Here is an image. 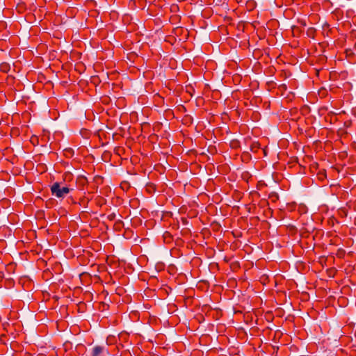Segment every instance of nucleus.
<instances>
[{
    "label": "nucleus",
    "instance_id": "nucleus-1",
    "mask_svg": "<svg viewBox=\"0 0 356 356\" xmlns=\"http://www.w3.org/2000/svg\"><path fill=\"white\" fill-rule=\"evenodd\" d=\"M72 190V188L60 182H54L51 186V194L58 198L65 197Z\"/></svg>",
    "mask_w": 356,
    "mask_h": 356
},
{
    "label": "nucleus",
    "instance_id": "nucleus-2",
    "mask_svg": "<svg viewBox=\"0 0 356 356\" xmlns=\"http://www.w3.org/2000/svg\"><path fill=\"white\" fill-rule=\"evenodd\" d=\"M104 348L100 346H96L93 348L91 356H100V355L103 353Z\"/></svg>",
    "mask_w": 356,
    "mask_h": 356
},
{
    "label": "nucleus",
    "instance_id": "nucleus-3",
    "mask_svg": "<svg viewBox=\"0 0 356 356\" xmlns=\"http://www.w3.org/2000/svg\"><path fill=\"white\" fill-rule=\"evenodd\" d=\"M115 336L114 335H108L106 338V343L110 345L114 342Z\"/></svg>",
    "mask_w": 356,
    "mask_h": 356
},
{
    "label": "nucleus",
    "instance_id": "nucleus-4",
    "mask_svg": "<svg viewBox=\"0 0 356 356\" xmlns=\"http://www.w3.org/2000/svg\"><path fill=\"white\" fill-rule=\"evenodd\" d=\"M6 337V335H4V334L0 335V341H1L2 343H4V342H3V337Z\"/></svg>",
    "mask_w": 356,
    "mask_h": 356
},
{
    "label": "nucleus",
    "instance_id": "nucleus-5",
    "mask_svg": "<svg viewBox=\"0 0 356 356\" xmlns=\"http://www.w3.org/2000/svg\"><path fill=\"white\" fill-rule=\"evenodd\" d=\"M318 175L321 179H323L324 177H325V175L324 173L319 174Z\"/></svg>",
    "mask_w": 356,
    "mask_h": 356
},
{
    "label": "nucleus",
    "instance_id": "nucleus-6",
    "mask_svg": "<svg viewBox=\"0 0 356 356\" xmlns=\"http://www.w3.org/2000/svg\"><path fill=\"white\" fill-rule=\"evenodd\" d=\"M277 337V335H276V334H274V335H273V341H274L275 342H276V340H277V337Z\"/></svg>",
    "mask_w": 356,
    "mask_h": 356
},
{
    "label": "nucleus",
    "instance_id": "nucleus-7",
    "mask_svg": "<svg viewBox=\"0 0 356 356\" xmlns=\"http://www.w3.org/2000/svg\"><path fill=\"white\" fill-rule=\"evenodd\" d=\"M273 349H276L277 351L279 349V347L277 346H273Z\"/></svg>",
    "mask_w": 356,
    "mask_h": 356
},
{
    "label": "nucleus",
    "instance_id": "nucleus-8",
    "mask_svg": "<svg viewBox=\"0 0 356 356\" xmlns=\"http://www.w3.org/2000/svg\"><path fill=\"white\" fill-rule=\"evenodd\" d=\"M6 67V65H5V66H4V65H1V68L2 70H5Z\"/></svg>",
    "mask_w": 356,
    "mask_h": 356
},
{
    "label": "nucleus",
    "instance_id": "nucleus-9",
    "mask_svg": "<svg viewBox=\"0 0 356 356\" xmlns=\"http://www.w3.org/2000/svg\"><path fill=\"white\" fill-rule=\"evenodd\" d=\"M6 67V65H5V66H4V65H1V68L2 70H5Z\"/></svg>",
    "mask_w": 356,
    "mask_h": 356
},
{
    "label": "nucleus",
    "instance_id": "nucleus-10",
    "mask_svg": "<svg viewBox=\"0 0 356 356\" xmlns=\"http://www.w3.org/2000/svg\"><path fill=\"white\" fill-rule=\"evenodd\" d=\"M67 344H68V341H66V342L65 343V345L66 346H67Z\"/></svg>",
    "mask_w": 356,
    "mask_h": 356
},
{
    "label": "nucleus",
    "instance_id": "nucleus-11",
    "mask_svg": "<svg viewBox=\"0 0 356 356\" xmlns=\"http://www.w3.org/2000/svg\"><path fill=\"white\" fill-rule=\"evenodd\" d=\"M148 341L150 342H152V339H149Z\"/></svg>",
    "mask_w": 356,
    "mask_h": 356
},
{
    "label": "nucleus",
    "instance_id": "nucleus-12",
    "mask_svg": "<svg viewBox=\"0 0 356 356\" xmlns=\"http://www.w3.org/2000/svg\"><path fill=\"white\" fill-rule=\"evenodd\" d=\"M281 338V335H278V339H280Z\"/></svg>",
    "mask_w": 356,
    "mask_h": 356
}]
</instances>
